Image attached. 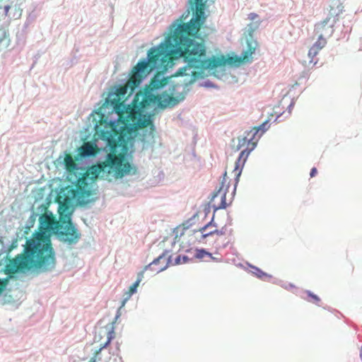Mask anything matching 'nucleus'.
Here are the masks:
<instances>
[{
	"label": "nucleus",
	"instance_id": "f257e3e1",
	"mask_svg": "<svg viewBox=\"0 0 362 362\" xmlns=\"http://www.w3.org/2000/svg\"><path fill=\"white\" fill-rule=\"evenodd\" d=\"M132 166L124 160L122 153L107 154L105 161L92 165L80 177L75 187L64 188L58 199L63 198L59 205V220L57 221L52 214H45L40 218V228L44 231L36 233L33 237L27 240L23 252L10 259L6 266V272L14 274L18 271L28 270L32 268L49 271L55 266L54 252L51 240L46 232L56 234L59 239L74 245L78 242L81 233L73 225L71 220L70 206L76 202L79 205L91 202L96 194L95 182L98 177H108L114 173L117 177H122L130 173Z\"/></svg>",
	"mask_w": 362,
	"mask_h": 362
},
{
	"label": "nucleus",
	"instance_id": "f03ea898",
	"mask_svg": "<svg viewBox=\"0 0 362 362\" xmlns=\"http://www.w3.org/2000/svg\"><path fill=\"white\" fill-rule=\"evenodd\" d=\"M183 14L170 26V34L158 46L151 47L147 53V60L143 59L133 67V69L143 79L151 71L156 69L158 72L168 70L172 67L175 61L183 58L186 65L180 69L175 74L185 76L182 82L184 86L193 83L199 78H203L205 71L214 69L225 65L223 57L213 56L206 57V47L204 41L197 42L199 31L204 24L206 16L202 15V8L198 11L193 10L191 20L184 21L189 16Z\"/></svg>",
	"mask_w": 362,
	"mask_h": 362
},
{
	"label": "nucleus",
	"instance_id": "7ed1b4c3",
	"mask_svg": "<svg viewBox=\"0 0 362 362\" xmlns=\"http://www.w3.org/2000/svg\"><path fill=\"white\" fill-rule=\"evenodd\" d=\"M168 82V78L158 73L144 90L135 95L133 106H126L122 103L116 105L117 122L109 120L107 116L101 115L95 127V134L107 141L112 153H114L117 146L125 145L128 136L132 132L149 125L153 126L150 116L142 115L140 109L157 103H161V97L154 91L165 86Z\"/></svg>",
	"mask_w": 362,
	"mask_h": 362
},
{
	"label": "nucleus",
	"instance_id": "20e7f679",
	"mask_svg": "<svg viewBox=\"0 0 362 362\" xmlns=\"http://www.w3.org/2000/svg\"><path fill=\"white\" fill-rule=\"evenodd\" d=\"M267 123L262 124L261 126L254 127L251 130L245 133V136L242 138L238 139V144L237 146L238 149L241 148H245L240 152V156L235 164V168L232 172L235 176V181L233 184V188L229 193L230 185L228 182L227 173H225L221 186L219 189L214 192L210 200V204L215 211L225 209L227 206L231 204L233 196L235 194L237 184L239 181V177L242 173L243 167L250 154V153L255 148L258 141L259 136H257L258 132L262 130V134L264 132V127Z\"/></svg>",
	"mask_w": 362,
	"mask_h": 362
},
{
	"label": "nucleus",
	"instance_id": "39448f33",
	"mask_svg": "<svg viewBox=\"0 0 362 362\" xmlns=\"http://www.w3.org/2000/svg\"><path fill=\"white\" fill-rule=\"evenodd\" d=\"M22 11L18 0H0V21L6 20V18L9 21L18 19Z\"/></svg>",
	"mask_w": 362,
	"mask_h": 362
},
{
	"label": "nucleus",
	"instance_id": "423d86ee",
	"mask_svg": "<svg viewBox=\"0 0 362 362\" xmlns=\"http://www.w3.org/2000/svg\"><path fill=\"white\" fill-rule=\"evenodd\" d=\"M143 78L132 69L130 77L126 84L120 86L116 89L115 94L119 99L124 98L127 95H131L134 89L139 86Z\"/></svg>",
	"mask_w": 362,
	"mask_h": 362
},
{
	"label": "nucleus",
	"instance_id": "0eeeda50",
	"mask_svg": "<svg viewBox=\"0 0 362 362\" xmlns=\"http://www.w3.org/2000/svg\"><path fill=\"white\" fill-rule=\"evenodd\" d=\"M337 18L334 16H329L322 22L315 25V30L317 35L329 37L334 32V25Z\"/></svg>",
	"mask_w": 362,
	"mask_h": 362
},
{
	"label": "nucleus",
	"instance_id": "6e6552de",
	"mask_svg": "<svg viewBox=\"0 0 362 362\" xmlns=\"http://www.w3.org/2000/svg\"><path fill=\"white\" fill-rule=\"evenodd\" d=\"M168 260L165 255H161L149 264L144 267V270H151L153 274L163 272L168 267Z\"/></svg>",
	"mask_w": 362,
	"mask_h": 362
},
{
	"label": "nucleus",
	"instance_id": "1a4fd4ad",
	"mask_svg": "<svg viewBox=\"0 0 362 362\" xmlns=\"http://www.w3.org/2000/svg\"><path fill=\"white\" fill-rule=\"evenodd\" d=\"M327 44L326 37L321 35H318V39L317 42L310 47L308 52L310 57L313 58L315 57L319 51L323 48Z\"/></svg>",
	"mask_w": 362,
	"mask_h": 362
},
{
	"label": "nucleus",
	"instance_id": "9d476101",
	"mask_svg": "<svg viewBox=\"0 0 362 362\" xmlns=\"http://www.w3.org/2000/svg\"><path fill=\"white\" fill-rule=\"evenodd\" d=\"M258 46L257 41H250L247 42V47L245 51L243 52L241 56L240 57V61L241 62H250L252 54L255 53L257 47Z\"/></svg>",
	"mask_w": 362,
	"mask_h": 362
},
{
	"label": "nucleus",
	"instance_id": "9b49d317",
	"mask_svg": "<svg viewBox=\"0 0 362 362\" xmlns=\"http://www.w3.org/2000/svg\"><path fill=\"white\" fill-rule=\"evenodd\" d=\"M212 225H213L212 221H211L209 223H207L206 225H205L204 226L202 227L199 230V231L202 233V235H201L202 238H207L209 236H211V235H216V236L219 237L224 234V233L222 230H219L217 229H214L209 232H206V229L209 227L211 226Z\"/></svg>",
	"mask_w": 362,
	"mask_h": 362
},
{
	"label": "nucleus",
	"instance_id": "f8f14e48",
	"mask_svg": "<svg viewBox=\"0 0 362 362\" xmlns=\"http://www.w3.org/2000/svg\"><path fill=\"white\" fill-rule=\"evenodd\" d=\"M97 152V146L90 143H85L80 148V153L82 156H93Z\"/></svg>",
	"mask_w": 362,
	"mask_h": 362
},
{
	"label": "nucleus",
	"instance_id": "ddd939ff",
	"mask_svg": "<svg viewBox=\"0 0 362 362\" xmlns=\"http://www.w3.org/2000/svg\"><path fill=\"white\" fill-rule=\"evenodd\" d=\"M344 6H342L341 0H331L330 11L332 12L330 16H337L343 11Z\"/></svg>",
	"mask_w": 362,
	"mask_h": 362
},
{
	"label": "nucleus",
	"instance_id": "4468645a",
	"mask_svg": "<svg viewBox=\"0 0 362 362\" xmlns=\"http://www.w3.org/2000/svg\"><path fill=\"white\" fill-rule=\"evenodd\" d=\"M115 332L114 329H112L107 332V341L106 342L100 346V348L95 352V356L90 358L89 362H96V357L98 354L105 348H106L111 342V341L115 338Z\"/></svg>",
	"mask_w": 362,
	"mask_h": 362
},
{
	"label": "nucleus",
	"instance_id": "2eb2a0df",
	"mask_svg": "<svg viewBox=\"0 0 362 362\" xmlns=\"http://www.w3.org/2000/svg\"><path fill=\"white\" fill-rule=\"evenodd\" d=\"M64 163L69 172H73L76 169V163L71 154L65 155Z\"/></svg>",
	"mask_w": 362,
	"mask_h": 362
},
{
	"label": "nucleus",
	"instance_id": "dca6fc26",
	"mask_svg": "<svg viewBox=\"0 0 362 362\" xmlns=\"http://www.w3.org/2000/svg\"><path fill=\"white\" fill-rule=\"evenodd\" d=\"M10 37L8 32L4 28H0V47L1 45L8 47L10 45Z\"/></svg>",
	"mask_w": 362,
	"mask_h": 362
},
{
	"label": "nucleus",
	"instance_id": "f3484780",
	"mask_svg": "<svg viewBox=\"0 0 362 362\" xmlns=\"http://www.w3.org/2000/svg\"><path fill=\"white\" fill-rule=\"evenodd\" d=\"M139 286L138 282H134L129 288L128 291L125 293L127 296L123 300L122 305H124L125 302L130 298V297L136 292V288Z\"/></svg>",
	"mask_w": 362,
	"mask_h": 362
},
{
	"label": "nucleus",
	"instance_id": "a211bd4d",
	"mask_svg": "<svg viewBox=\"0 0 362 362\" xmlns=\"http://www.w3.org/2000/svg\"><path fill=\"white\" fill-rule=\"evenodd\" d=\"M194 7L192 6V9L195 10L196 11H198V10H199V8H202V15H205L204 10H205V4H206V1H204V0H194Z\"/></svg>",
	"mask_w": 362,
	"mask_h": 362
},
{
	"label": "nucleus",
	"instance_id": "6ab92c4d",
	"mask_svg": "<svg viewBox=\"0 0 362 362\" xmlns=\"http://www.w3.org/2000/svg\"><path fill=\"white\" fill-rule=\"evenodd\" d=\"M305 293H307L308 296L309 298H310V300H308L309 301H311L316 304L319 303V302L320 301V299L317 296H316L315 294H313V293H311L309 291H307Z\"/></svg>",
	"mask_w": 362,
	"mask_h": 362
},
{
	"label": "nucleus",
	"instance_id": "aec40b11",
	"mask_svg": "<svg viewBox=\"0 0 362 362\" xmlns=\"http://www.w3.org/2000/svg\"><path fill=\"white\" fill-rule=\"evenodd\" d=\"M259 23H260V22L259 21H257L254 23H251L248 25L249 32H250V35H252V33L259 27Z\"/></svg>",
	"mask_w": 362,
	"mask_h": 362
},
{
	"label": "nucleus",
	"instance_id": "412c9836",
	"mask_svg": "<svg viewBox=\"0 0 362 362\" xmlns=\"http://www.w3.org/2000/svg\"><path fill=\"white\" fill-rule=\"evenodd\" d=\"M183 96L180 97V99H176L174 97H170L169 98V101L164 105V106H166V105H175V104H177L180 100L183 99Z\"/></svg>",
	"mask_w": 362,
	"mask_h": 362
},
{
	"label": "nucleus",
	"instance_id": "4be33fe9",
	"mask_svg": "<svg viewBox=\"0 0 362 362\" xmlns=\"http://www.w3.org/2000/svg\"><path fill=\"white\" fill-rule=\"evenodd\" d=\"M146 270H144V269L140 272L138 274H137V279L135 282H138V284H139L141 283V281H142L143 278H144V272Z\"/></svg>",
	"mask_w": 362,
	"mask_h": 362
},
{
	"label": "nucleus",
	"instance_id": "5701e85b",
	"mask_svg": "<svg viewBox=\"0 0 362 362\" xmlns=\"http://www.w3.org/2000/svg\"><path fill=\"white\" fill-rule=\"evenodd\" d=\"M7 284V280H1L0 279V294L4 290Z\"/></svg>",
	"mask_w": 362,
	"mask_h": 362
},
{
	"label": "nucleus",
	"instance_id": "b1692460",
	"mask_svg": "<svg viewBox=\"0 0 362 362\" xmlns=\"http://www.w3.org/2000/svg\"><path fill=\"white\" fill-rule=\"evenodd\" d=\"M248 18L252 21H254L255 20L257 19L258 18V15L257 13H250L249 15H248Z\"/></svg>",
	"mask_w": 362,
	"mask_h": 362
},
{
	"label": "nucleus",
	"instance_id": "393cba45",
	"mask_svg": "<svg viewBox=\"0 0 362 362\" xmlns=\"http://www.w3.org/2000/svg\"><path fill=\"white\" fill-rule=\"evenodd\" d=\"M199 257H204L205 255H206V256H208V257H209L212 258V257H211V254H210V253H209V252H205V251H204V250H202V251L199 252Z\"/></svg>",
	"mask_w": 362,
	"mask_h": 362
},
{
	"label": "nucleus",
	"instance_id": "a878e982",
	"mask_svg": "<svg viewBox=\"0 0 362 362\" xmlns=\"http://www.w3.org/2000/svg\"><path fill=\"white\" fill-rule=\"evenodd\" d=\"M255 270L257 271L256 272V274L258 277H262L263 276H265L266 274L262 272L261 271L260 269H259L258 268H255Z\"/></svg>",
	"mask_w": 362,
	"mask_h": 362
},
{
	"label": "nucleus",
	"instance_id": "bb28decb",
	"mask_svg": "<svg viewBox=\"0 0 362 362\" xmlns=\"http://www.w3.org/2000/svg\"><path fill=\"white\" fill-rule=\"evenodd\" d=\"M317 173V168H313L311 169L310 173V177H313L315 176Z\"/></svg>",
	"mask_w": 362,
	"mask_h": 362
},
{
	"label": "nucleus",
	"instance_id": "cd10ccee",
	"mask_svg": "<svg viewBox=\"0 0 362 362\" xmlns=\"http://www.w3.org/2000/svg\"><path fill=\"white\" fill-rule=\"evenodd\" d=\"M214 259L216 262H221V259H218V258H216V257H214Z\"/></svg>",
	"mask_w": 362,
	"mask_h": 362
}]
</instances>
